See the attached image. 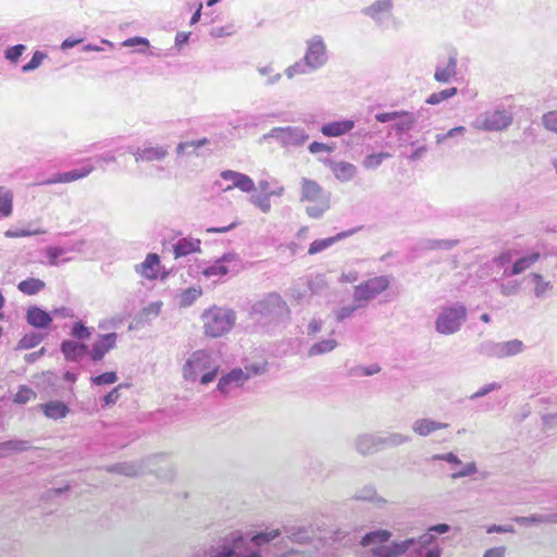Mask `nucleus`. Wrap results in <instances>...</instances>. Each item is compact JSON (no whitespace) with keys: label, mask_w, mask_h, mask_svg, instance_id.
<instances>
[{"label":"nucleus","mask_w":557,"mask_h":557,"mask_svg":"<svg viewBox=\"0 0 557 557\" xmlns=\"http://www.w3.org/2000/svg\"><path fill=\"white\" fill-rule=\"evenodd\" d=\"M510 116L505 112L494 111L487 113L481 121L480 127L485 131H500L510 124Z\"/></svg>","instance_id":"2eb2a0df"},{"label":"nucleus","mask_w":557,"mask_h":557,"mask_svg":"<svg viewBox=\"0 0 557 557\" xmlns=\"http://www.w3.org/2000/svg\"><path fill=\"white\" fill-rule=\"evenodd\" d=\"M60 350L69 362H77L88 354L89 347L85 343L72 339H64L60 344Z\"/></svg>","instance_id":"ddd939ff"},{"label":"nucleus","mask_w":557,"mask_h":557,"mask_svg":"<svg viewBox=\"0 0 557 557\" xmlns=\"http://www.w3.org/2000/svg\"><path fill=\"white\" fill-rule=\"evenodd\" d=\"M248 315L258 330L271 334L289 323L292 311L286 300L278 293L272 292L257 299Z\"/></svg>","instance_id":"f03ea898"},{"label":"nucleus","mask_w":557,"mask_h":557,"mask_svg":"<svg viewBox=\"0 0 557 557\" xmlns=\"http://www.w3.org/2000/svg\"><path fill=\"white\" fill-rule=\"evenodd\" d=\"M381 449L385 447H396L411 441L409 435L400 433L379 434Z\"/></svg>","instance_id":"473e14b6"},{"label":"nucleus","mask_w":557,"mask_h":557,"mask_svg":"<svg viewBox=\"0 0 557 557\" xmlns=\"http://www.w3.org/2000/svg\"><path fill=\"white\" fill-rule=\"evenodd\" d=\"M117 334L107 333L99 334L97 341L92 344L91 349L88 351L90 359L94 362L101 361L106 354L116 346Z\"/></svg>","instance_id":"1a4fd4ad"},{"label":"nucleus","mask_w":557,"mask_h":557,"mask_svg":"<svg viewBox=\"0 0 557 557\" xmlns=\"http://www.w3.org/2000/svg\"><path fill=\"white\" fill-rule=\"evenodd\" d=\"M79 246H48L46 249V263L59 265L75 258L74 253L79 252Z\"/></svg>","instance_id":"9d476101"},{"label":"nucleus","mask_w":557,"mask_h":557,"mask_svg":"<svg viewBox=\"0 0 557 557\" xmlns=\"http://www.w3.org/2000/svg\"><path fill=\"white\" fill-rule=\"evenodd\" d=\"M162 302H151L147 307L144 308L143 313L145 317H157L161 311Z\"/></svg>","instance_id":"0e129e2a"},{"label":"nucleus","mask_w":557,"mask_h":557,"mask_svg":"<svg viewBox=\"0 0 557 557\" xmlns=\"http://www.w3.org/2000/svg\"><path fill=\"white\" fill-rule=\"evenodd\" d=\"M28 448V442L11 440L0 443V458L5 456L7 450L24 451Z\"/></svg>","instance_id":"ea45409f"},{"label":"nucleus","mask_w":557,"mask_h":557,"mask_svg":"<svg viewBox=\"0 0 557 557\" xmlns=\"http://www.w3.org/2000/svg\"><path fill=\"white\" fill-rule=\"evenodd\" d=\"M35 398H36V393L30 387H28L26 385H21L18 387V391L14 395L13 400L15 404L25 405L29 400L35 399Z\"/></svg>","instance_id":"37998d69"},{"label":"nucleus","mask_w":557,"mask_h":557,"mask_svg":"<svg viewBox=\"0 0 557 557\" xmlns=\"http://www.w3.org/2000/svg\"><path fill=\"white\" fill-rule=\"evenodd\" d=\"M251 201L261 208L263 212H268L271 209V202L268 195L252 196Z\"/></svg>","instance_id":"680f3d73"},{"label":"nucleus","mask_w":557,"mask_h":557,"mask_svg":"<svg viewBox=\"0 0 557 557\" xmlns=\"http://www.w3.org/2000/svg\"><path fill=\"white\" fill-rule=\"evenodd\" d=\"M457 74V61L455 58H449L447 64L443 67H437L434 73V78L438 83H449Z\"/></svg>","instance_id":"c85d7f7f"},{"label":"nucleus","mask_w":557,"mask_h":557,"mask_svg":"<svg viewBox=\"0 0 557 557\" xmlns=\"http://www.w3.org/2000/svg\"><path fill=\"white\" fill-rule=\"evenodd\" d=\"M246 539L240 534H232L216 546L208 549L198 550L193 557H261L260 552L253 550L243 555Z\"/></svg>","instance_id":"0eeeda50"},{"label":"nucleus","mask_w":557,"mask_h":557,"mask_svg":"<svg viewBox=\"0 0 557 557\" xmlns=\"http://www.w3.org/2000/svg\"><path fill=\"white\" fill-rule=\"evenodd\" d=\"M448 428L447 423L437 422L429 418L417 419L412 423V431L420 436H429L433 432Z\"/></svg>","instance_id":"6ab92c4d"},{"label":"nucleus","mask_w":557,"mask_h":557,"mask_svg":"<svg viewBox=\"0 0 557 557\" xmlns=\"http://www.w3.org/2000/svg\"><path fill=\"white\" fill-rule=\"evenodd\" d=\"M392 533L387 530H375L364 534L360 541L362 546H370L373 544H383L387 542Z\"/></svg>","instance_id":"72a5a7b5"},{"label":"nucleus","mask_w":557,"mask_h":557,"mask_svg":"<svg viewBox=\"0 0 557 557\" xmlns=\"http://www.w3.org/2000/svg\"><path fill=\"white\" fill-rule=\"evenodd\" d=\"M300 201L306 203V212L311 218H320L330 209L329 195L318 182L312 180H301Z\"/></svg>","instance_id":"20e7f679"},{"label":"nucleus","mask_w":557,"mask_h":557,"mask_svg":"<svg viewBox=\"0 0 557 557\" xmlns=\"http://www.w3.org/2000/svg\"><path fill=\"white\" fill-rule=\"evenodd\" d=\"M207 143H208L207 138H202V139L195 140V141L181 143L177 146V153L184 154L185 150L187 148L193 147V148L197 149V148L205 146Z\"/></svg>","instance_id":"052dcab7"},{"label":"nucleus","mask_w":557,"mask_h":557,"mask_svg":"<svg viewBox=\"0 0 557 557\" xmlns=\"http://www.w3.org/2000/svg\"><path fill=\"white\" fill-rule=\"evenodd\" d=\"M166 154L168 151L165 148L157 146L138 149L134 153V157L136 162H151L162 160L166 157Z\"/></svg>","instance_id":"b1692460"},{"label":"nucleus","mask_w":557,"mask_h":557,"mask_svg":"<svg viewBox=\"0 0 557 557\" xmlns=\"http://www.w3.org/2000/svg\"><path fill=\"white\" fill-rule=\"evenodd\" d=\"M46 53L41 52V51H36L30 61L25 64L23 66V72H29V71H33L35 69H37L38 66H40V64L42 63V61L46 59Z\"/></svg>","instance_id":"603ef678"},{"label":"nucleus","mask_w":557,"mask_h":557,"mask_svg":"<svg viewBox=\"0 0 557 557\" xmlns=\"http://www.w3.org/2000/svg\"><path fill=\"white\" fill-rule=\"evenodd\" d=\"M94 171L92 166L83 168L81 170H73L65 173H60L55 175L53 178H49L47 184H58V183H71L81 178L88 176Z\"/></svg>","instance_id":"a878e982"},{"label":"nucleus","mask_w":557,"mask_h":557,"mask_svg":"<svg viewBox=\"0 0 557 557\" xmlns=\"http://www.w3.org/2000/svg\"><path fill=\"white\" fill-rule=\"evenodd\" d=\"M123 46H126V47H134V46L148 47L149 46V41H148V39L143 38V37H132V38H128L125 41H123Z\"/></svg>","instance_id":"338daca9"},{"label":"nucleus","mask_w":557,"mask_h":557,"mask_svg":"<svg viewBox=\"0 0 557 557\" xmlns=\"http://www.w3.org/2000/svg\"><path fill=\"white\" fill-rule=\"evenodd\" d=\"M110 472H116L127 476H135L139 473V467L131 462H120L108 468Z\"/></svg>","instance_id":"58836bf2"},{"label":"nucleus","mask_w":557,"mask_h":557,"mask_svg":"<svg viewBox=\"0 0 557 557\" xmlns=\"http://www.w3.org/2000/svg\"><path fill=\"white\" fill-rule=\"evenodd\" d=\"M45 339V335L36 332L25 334L17 344L18 349H30L39 345Z\"/></svg>","instance_id":"e433bc0d"},{"label":"nucleus","mask_w":557,"mask_h":557,"mask_svg":"<svg viewBox=\"0 0 557 557\" xmlns=\"http://www.w3.org/2000/svg\"><path fill=\"white\" fill-rule=\"evenodd\" d=\"M25 50V46L24 45H16V46H13L11 48H9L7 51H5V58L12 62H15L18 60V58L22 55V53L24 52Z\"/></svg>","instance_id":"e2e57ef3"},{"label":"nucleus","mask_w":557,"mask_h":557,"mask_svg":"<svg viewBox=\"0 0 557 557\" xmlns=\"http://www.w3.org/2000/svg\"><path fill=\"white\" fill-rule=\"evenodd\" d=\"M175 258L200 252V246H172Z\"/></svg>","instance_id":"bf43d9fd"},{"label":"nucleus","mask_w":557,"mask_h":557,"mask_svg":"<svg viewBox=\"0 0 557 557\" xmlns=\"http://www.w3.org/2000/svg\"><path fill=\"white\" fill-rule=\"evenodd\" d=\"M280 535L277 530H273L270 532H260L251 537V543L255 546H262L269 544L271 541L275 540Z\"/></svg>","instance_id":"a18cd8bd"},{"label":"nucleus","mask_w":557,"mask_h":557,"mask_svg":"<svg viewBox=\"0 0 557 557\" xmlns=\"http://www.w3.org/2000/svg\"><path fill=\"white\" fill-rule=\"evenodd\" d=\"M476 352L487 358L502 359L500 342L483 341L478 345Z\"/></svg>","instance_id":"c756f323"},{"label":"nucleus","mask_w":557,"mask_h":557,"mask_svg":"<svg viewBox=\"0 0 557 557\" xmlns=\"http://www.w3.org/2000/svg\"><path fill=\"white\" fill-rule=\"evenodd\" d=\"M540 259L539 252H532L518 258L511 267L504 268V276L518 275L533 265Z\"/></svg>","instance_id":"a211bd4d"},{"label":"nucleus","mask_w":557,"mask_h":557,"mask_svg":"<svg viewBox=\"0 0 557 557\" xmlns=\"http://www.w3.org/2000/svg\"><path fill=\"white\" fill-rule=\"evenodd\" d=\"M354 125L355 123L351 120L335 121L324 124L321 127V132L324 136L337 137L350 132L354 128Z\"/></svg>","instance_id":"5701e85b"},{"label":"nucleus","mask_w":557,"mask_h":557,"mask_svg":"<svg viewBox=\"0 0 557 557\" xmlns=\"http://www.w3.org/2000/svg\"><path fill=\"white\" fill-rule=\"evenodd\" d=\"M306 63L311 67H318L325 61V46L322 40H312L309 44L308 51L305 55Z\"/></svg>","instance_id":"f3484780"},{"label":"nucleus","mask_w":557,"mask_h":557,"mask_svg":"<svg viewBox=\"0 0 557 557\" xmlns=\"http://www.w3.org/2000/svg\"><path fill=\"white\" fill-rule=\"evenodd\" d=\"M525 346L523 342L517 338L500 342L502 359L517 356L521 354Z\"/></svg>","instance_id":"f704fd0d"},{"label":"nucleus","mask_w":557,"mask_h":557,"mask_svg":"<svg viewBox=\"0 0 557 557\" xmlns=\"http://www.w3.org/2000/svg\"><path fill=\"white\" fill-rule=\"evenodd\" d=\"M91 327L85 325L83 321L75 322L71 327V336L77 342L87 341L91 336Z\"/></svg>","instance_id":"4c0bfd02"},{"label":"nucleus","mask_w":557,"mask_h":557,"mask_svg":"<svg viewBox=\"0 0 557 557\" xmlns=\"http://www.w3.org/2000/svg\"><path fill=\"white\" fill-rule=\"evenodd\" d=\"M160 269V258L157 253H149L145 261L136 267L138 273L149 280L157 278Z\"/></svg>","instance_id":"aec40b11"},{"label":"nucleus","mask_w":557,"mask_h":557,"mask_svg":"<svg viewBox=\"0 0 557 557\" xmlns=\"http://www.w3.org/2000/svg\"><path fill=\"white\" fill-rule=\"evenodd\" d=\"M363 304L362 302H358V305H350V306H344L342 308H339L337 311H336V320L337 321H344L345 319L349 318L352 315V313L359 308V307H362Z\"/></svg>","instance_id":"864d4df0"},{"label":"nucleus","mask_w":557,"mask_h":557,"mask_svg":"<svg viewBox=\"0 0 557 557\" xmlns=\"http://www.w3.org/2000/svg\"><path fill=\"white\" fill-rule=\"evenodd\" d=\"M221 177L226 180V181H232L233 182V185L232 186H227L225 188V190H230L233 187H237L240 190L248 193V191L252 190L253 187H255V184H253L252 180L249 176H247L246 174H242V173L235 172V171H231V170L223 171L221 173Z\"/></svg>","instance_id":"dca6fc26"},{"label":"nucleus","mask_w":557,"mask_h":557,"mask_svg":"<svg viewBox=\"0 0 557 557\" xmlns=\"http://www.w3.org/2000/svg\"><path fill=\"white\" fill-rule=\"evenodd\" d=\"M498 285H499L500 294L506 297L517 295L520 289V283L517 280L500 282V283H498Z\"/></svg>","instance_id":"de8ad7c7"},{"label":"nucleus","mask_w":557,"mask_h":557,"mask_svg":"<svg viewBox=\"0 0 557 557\" xmlns=\"http://www.w3.org/2000/svg\"><path fill=\"white\" fill-rule=\"evenodd\" d=\"M355 498L359 500L384 503V499L376 495L375 488L371 485L364 486L363 488L359 490L356 493Z\"/></svg>","instance_id":"79ce46f5"},{"label":"nucleus","mask_w":557,"mask_h":557,"mask_svg":"<svg viewBox=\"0 0 557 557\" xmlns=\"http://www.w3.org/2000/svg\"><path fill=\"white\" fill-rule=\"evenodd\" d=\"M220 364L212 352L196 350L187 359L183 367V376L187 381L195 382L198 377L202 385L211 383L218 375Z\"/></svg>","instance_id":"7ed1b4c3"},{"label":"nucleus","mask_w":557,"mask_h":557,"mask_svg":"<svg viewBox=\"0 0 557 557\" xmlns=\"http://www.w3.org/2000/svg\"><path fill=\"white\" fill-rule=\"evenodd\" d=\"M323 322L321 319H312L307 327V334L313 336L322 331Z\"/></svg>","instance_id":"69168bd1"},{"label":"nucleus","mask_w":557,"mask_h":557,"mask_svg":"<svg viewBox=\"0 0 557 557\" xmlns=\"http://www.w3.org/2000/svg\"><path fill=\"white\" fill-rule=\"evenodd\" d=\"M13 210V193L5 188L0 187V215L9 216Z\"/></svg>","instance_id":"c9c22d12"},{"label":"nucleus","mask_w":557,"mask_h":557,"mask_svg":"<svg viewBox=\"0 0 557 557\" xmlns=\"http://www.w3.org/2000/svg\"><path fill=\"white\" fill-rule=\"evenodd\" d=\"M46 284L40 278L29 277L17 284V289L24 295L33 296L45 288Z\"/></svg>","instance_id":"2f4dec72"},{"label":"nucleus","mask_w":557,"mask_h":557,"mask_svg":"<svg viewBox=\"0 0 557 557\" xmlns=\"http://www.w3.org/2000/svg\"><path fill=\"white\" fill-rule=\"evenodd\" d=\"M502 387V385L497 382H493V383H488L484 386H482L481 388H479L475 393H473L469 398L471 400H474V399H478V398H481V397H484L486 396L487 394L494 392V391H497Z\"/></svg>","instance_id":"3c124183"},{"label":"nucleus","mask_w":557,"mask_h":557,"mask_svg":"<svg viewBox=\"0 0 557 557\" xmlns=\"http://www.w3.org/2000/svg\"><path fill=\"white\" fill-rule=\"evenodd\" d=\"M41 231L37 227H30V226H18L11 230H8L5 232V236L10 238H18L24 236H29L33 234H39Z\"/></svg>","instance_id":"c03bdc74"},{"label":"nucleus","mask_w":557,"mask_h":557,"mask_svg":"<svg viewBox=\"0 0 557 557\" xmlns=\"http://www.w3.org/2000/svg\"><path fill=\"white\" fill-rule=\"evenodd\" d=\"M331 170L339 181H350L356 174V168L348 162H335L331 164Z\"/></svg>","instance_id":"7c9ffc66"},{"label":"nucleus","mask_w":557,"mask_h":557,"mask_svg":"<svg viewBox=\"0 0 557 557\" xmlns=\"http://www.w3.org/2000/svg\"><path fill=\"white\" fill-rule=\"evenodd\" d=\"M123 387L122 384L111 389L107 395L102 398V406H111L114 405L119 398L121 397L120 389Z\"/></svg>","instance_id":"13d9d810"},{"label":"nucleus","mask_w":557,"mask_h":557,"mask_svg":"<svg viewBox=\"0 0 557 557\" xmlns=\"http://www.w3.org/2000/svg\"><path fill=\"white\" fill-rule=\"evenodd\" d=\"M338 346V342L334 338H325L321 339L313 345L307 351L308 357H317L322 356L329 352H332Z\"/></svg>","instance_id":"cd10ccee"},{"label":"nucleus","mask_w":557,"mask_h":557,"mask_svg":"<svg viewBox=\"0 0 557 557\" xmlns=\"http://www.w3.org/2000/svg\"><path fill=\"white\" fill-rule=\"evenodd\" d=\"M506 548L504 546L493 547L484 553L483 557H505Z\"/></svg>","instance_id":"774afa93"},{"label":"nucleus","mask_w":557,"mask_h":557,"mask_svg":"<svg viewBox=\"0 0 557 557\" xmlns=\"http://www.w3.org/2000/svg\"><path fill=\"white\" fill-rule=\"evenodd\" d=\"M455 95H457V88L450 87V88L444 89L442 91L431 94L429 96V98L425 100V102L428 104H432V106L438 104L442 101L454 97Z\"/></svg>","instance_id":"a19ab883"},{"label":"nucleus","mask_w":557,"mask_h":557,"mask_svg":"<svg viewBox=\"0 0 557 557\" xmlns=\"http://www.w3.org/2000/svg\"><path fill=\"white\" fill-rule=\"evenodd\" d=\"M205 334L216 338L228 333L236 321V313L232 309L213 307L201 314Z\"/></svg>","instance_id":"39448f33"},{"label":"nucleus","mask_w":557,"mask_h":557,"mask_svg":"<svg viewBox=\"0 0 557 557\" xmlns=\"http://www.w3.org/2000/svg\"><path fill=\"white\" fill-rule=\"evenodd\" d=\"M391 282L387 276L381 275L370 278L357 286L354 290V300L363 305L374 299L377 295L386 290Z\"/></svg>","instance_id":"6e6552de"},{"label":"nucleus","mask_w":557,"mask_h":557,"mask_svg":"<svg viewBox=\"0 0 557 557\" xmlns=\"http://www.w3.org/2000/svg\"><path fill=\"white\" fill-rule=\"evenodd\" d=\"M201 296V289L191 287L185 289L181 295V305L184 307L191 306L193 302Z\"/></svg>","instance_id":"09e8293b"},{"label":"nucleus","mask_w":557,"mask_h":557,"mask_svg":"<svg viewBox=\"0 0 557 557\" xmlns=\"http://www.w3.org/2000/svg\"><path fill=\"white\" fill-rule=\"evenodd\" d=\"M467 320V308L461 302L445 306L435 320V330L443 335H453L460 331Z\"/></svg>","instance_id":"423d86ee"},{"label":"nucleus","mask_w":557,"mask_h":557,"mask_svg":"<svg viewBox=\"0 0 557 557\" xmlns=\"http://www.w3.org/2000/svg\"><path fill=\"white\" fill-rule=\"evenodd\" d=\"M388 158H391V154L387 152L372 153L364 159L363 165L367 169H374Z\"/></svg>","instance_id":"8fccbe9b"},{"label":"nucleus","mask_w":557,"mask_h":557,"mask_svg":"<svg viewBox=\"0 0 557 557\" xmlns=\"http://www.w3.org/2000/svg\"><path fill=\"white\" fill-rule=\"evenodd\" d=\"M356 449L362 455L372 454L381 449L379 435L361 434L356 438Z\"/></svg>","instance_id":"412c9836"},{"label":"nucleus","mask_w":557,"mask_h":557,"mask_svg":"<svg viewBox=\"0 0 557 557\" xmlns=\"http://www.w3.org/2000/svg\"><path fill=\"white\" fill-rule=\"evenodd\" d=\"M476 471H478V468H476L475 462H469V463L465 465L463 468L461 470H459L458 472H454L451 474V478L454 480H457V479L470 476V475L476 473Z\"/></svg>","instance_id":"6e6d98bb"},{"label":"nucleus","mask_w":557,"mask_h":557,"mask_svg":"<svg viewBox=\"0 0 557 557\" xmlns=\"http://www.w3.org/2000/svg\"><path fill=\"white\" fill-rule=\"evenodd\" d=\"M543 124L546 129L557 133V110L544 114Z\"/></svg>","instance_id":"5fc2aeb1"},{"label":"nucleus","mask_w":557,"mask_h":557,"mask_svg":"<svg viewBox=\"0 0 557 557\" xmlns=\"http://www.w3.org/2000/svg\"><path fill=\"white\" fill-rule=\"evenodd\" d=\"M26 322L35 329H48L52 323V314L38 306H30L26 310Z\"/></svg>","instance_id":"4468645a"},{"label":"nucleus","mask_w":557,"mask_h":557,"mask_svg":"<svg viewBox=\"0 0 557 557\" xmlns=\"http://www.w3.org/2000/svg\"><path fill=\"white\" fill-rule=\"evenodd\" d=\"M238 260L235 255H224L212 265L208 267L203 273L206 276L225 275L237 271Z\"/></svg>","instance_id":"f8f14e48"},{"label":"nucleus","mask_w":557,"mask_h":557,"mask_svg":"<svg viewBox=\"0 0 557 557\" xmlns=\"http://www.w3.org/2000/svg\"><path fill=\"white\" fill-rule=\"evenodd\" d=\"M450 530L447 523H438L428 529L419 539H407L381 545L373 549L374 557H399L408 554L411 557H441L442 548L436 542L435 534H444Z\"/></svg>","instance_id":"f257e3e1"},{"label":"nucleus","mask_w":557,"mask_h":557,"mask_svg":"<svg viewBox=\"0 0 557 557\" xmlns=\"http://www.w3.org/2000/svg\"><path fill=\"white\" fill-rule=\"evenodd\" d=\"M433 461H446L450 465L458 466L461 465V460L454 453L446 454H436L432 456Z\"/></svg>","instance_id":"4d7b16f0"},{"label":"nucleus","mask_w":557,"mask_h":557,"mask_svg":"<svg viewBox=\"0 0 557 557\" xmlns=\"http://www.w3.org/2000/svg\"><path fill=\"white\" fill-rule=\"evenodd\" d=\"M249 380V374L240 368H234L222 375L218 383V391L222 394H228L233 387H239Z\"/></svg>","instance_id":"9b49d317"},{"label":"nucleus","mask_w":557,"mask_h":557,"mask_svg":"<svg viewBox=\"0 0 557 557\" xmlns=\"http://www.w3.org/2000/svg\"><path fill=\"white\" fill-rule=\"evenodd\" d=\"M117 374L114 371H109L101 373L96 376H91L90 381L94 385L100 386V385H110L117 381Z\"/></svg>","instance_id":"49530a36"},{"label":"nucleus","mask_w":557,"mask_h":557,"mask_svg":"<svg viewBox=\"0 0 557 557\" xmlns=\"http://www.w3.org/2000/svg\"><path fill=\"white\" fill-rule=\"evenodd\" d=\"M393 9L392 0H377L364 9V14L372 20L380 21L389 15Z\"/></svg>","instance_id":"393cba45"},{"label":"nucleus","mask_w":557,"mask_h":557,"mask_svg":"<svg viewBox=\"0 0 557 557\" xmlns=\"http://www.w3.org/2000/svg\"><path fill=\"white\" fill-rule=\"evenodd\" d=\"M528 277L534 285V296L536 298L546 297L554 288L553 283L544 280L540 273H530Z\"/></svg>","instance_id":"bb28decb"},{"label":"nucleus","mask_w":557,"mask_h":557,"mask_svg":"<svg viewBox=\"0 0 557 557\" xmlns=\"http://www.w3.org/2000/svg\"><path fill=\"white\" fill-rule=\"evenodd\" d=\"M39 408L47 418L52 420L65 418L70 412L69 407L60 400H51L46 404H41L39 405Z\"/></svg>","instance_id":"4be33fe9"}]
</instances>
